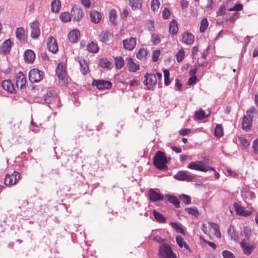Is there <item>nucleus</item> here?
I'll use <instances>...</instances> for the list:
<instances>
[{"instance_id": "1", "label": "nucleus", "mask_w": 258, "mask_h": 258, "mask_svg": "<svg viewBox=\"0 0 258 258\" xmlns=\"http://www.w3.org/2000/svg\"><path fill=\"white\" fill-rule=\"evenodd\" d=\"M158 255L160 258H176L170 246L166 243L160 245Z\"/></svg>"}, {"instance_id": "2", "label": "nucleus", "mask_w": 258, "mask_h": 258, "mask_svg": "<svg viewBox=\"0 0 258 258\" xmlns=\"http://www.w3.org/2000/svg\"><path fill=\"white\" fill-rule=\"evenodd\" d=\"M167 158L163 153L161 151L158 152L154 159V163L156 167L161 170L167 168Z\"/></svg>"}, {"instance_id": "3", "label": "nucleus", "mask_w": 258, "mask_h": 258, "mask_svg": "<svg viewBox=\"0 0 258 258\" xmlns=\"http://www.w3.org/2000/svg\"><path fill=\"white\" fill-rule=\"evenodd\" d=\"M174 178L178 180L190 182L195 179V176L187 171L181 170L175 174Z\"/></svg>"}, {"instance_id": "4", "label": "nucleus", "mask_w": 258, "mask_h": 258, "mask_svg": "<svg viewBox=\"0 0 258 258\" xmlns=\"http://www.w3.org/2000/svg\"><path fill=\"white\" fill-rule=\"evenodd\" d=\"M187 167L190 169L203 172L208 171L209 168V167L206 165L204 162L199 161L190 162Z\"/></svg>"}, {"instance_id": "5", "label": "nucleus", "mask_w": 258, "mask_h": 258, "mask_svg": "<svg viewBox=\"0 0 258 258\" xmlns=\"http://www.w3.org/2000/svg\"><path fill=\"white\" fill-rule=\"evenodd\" d=\"M20 179V174L18 172L14 171L11 174H7L5 179V183L6 185H13L15 184Z\"/></svg>"}, {"instance_id": "6", "label": "nucleus", "mask_w": 258, "mask_h": 258, "mask_svg": "<svg viewBox=\"0 0 258 258\" xmlns=\"http://www.w3.org/2000/svg\"><path fill=\"white\" fill-rule=\"evenodd\" d=\"M55 72L56 74L59 79L63 80L64 82H68V79L66 71V67L63 64L62 62H59L58 64Z\"/></svg>"}, {"instance_id": "7", "label": "nucleus", "mask_w": 258, "mask_h": 258, "mask_svg": "<svg viewBox=\"0 0 258 258\" xmlns=\"http://www.w3.org/2000/svg\"><path fill=\"white\" fill-rule=\"evenodd\" d=\"M71 18L74 21H80L83 17L82 10L77 6H74L71 11Z\"/></svg>"}, {"instance_id": "8", "label": "nucleus", "mask_w": 258, "mask_h": 258, "mask_svg": "<svg viewBox=\"0 0 258 258\" xmlns=\"http://www.w3.org/2000/svg\"><path fill=\"white\" fill-rule=\"evenodd\" d=\"M146 78L144 84L147 86L148 89H151L157 83L156 76L153 74H146L145 75Z\"/></svg>"}, {"instance_id": "9", "label": "nucleus", "mask_w": 258, "mask_h": 258, "mask_svg": "<svg viewBox=\"0 0 258 258\" xmlns=\"http://www.w3.org/2000/svg\"><path fill=\"white\" fill-rule=\"evenodd\" d=\"M234 207L236 214L241 216H248L252 213V210H246L245 208L236 203L234 204Z\"/></svg>"}, {"instance_id": "10", "label": "nucleus", "mask_w": 258, "mask_h": 258, "mask_svg": "<svg viewBox=\"0 0 258 258\" xmlns=\"http://www.w3.org/2000/svg\"><path fill=\"white\" fill-rule=\"evenodd\" d=\"M92 85L99 90L108 89L111 87V83L109 81L103 80H93Z\"/></svg>"}, {"instance_id": "11", "label": "nucleus", "mask_w": 258, "mask_h": 258, "mask_svg": "<svg viewBox=\"0 0 258 258\" xmlns=\"http://www.w3.org/2000/svg\"><path fill=\"white\" fill-rule=\"evenodd\" d=\"M149 200L152 202L157 201H162L164 199V197L160 194L156 192L155 189L151 188L149 191Z\"/></svg>"}, {"instance_id": "12", "label": "nucleus", "mask_w": 258, "mask_h": 258, "mask_svg": "<svg viewBox=\"0 0 258 258\" xmlns=\"http://www.w3.org/2000/svg\"><path fill=\"white\" fill-rule=\"evenodd\" d=\"M48 50L53 53L58 51V46L55 39L52 37L48 38L47 42Z\"/></svg>"}, {"instance_id": "13", "label": "nucleus", "mask_w": 258, "mask_h": 258, "mask_svg": "<svg viewBox=\"0 0 258 258\" xmlns=\"http://www.w3.org/2000/svg\"><path fill=\"white\" fill-rule=\"evenodd\" d=\"M123 45L124 49L132 50L136 44V39L134 37H131L129 39L123 41Z\"/></svg>"}, {"instance_id": "14", "label": "nucleus", "mask_w": 258, "mask_h": 258, "mask_svg": "<svg viewBox=\"0 0 258 258\" xmlns=\"http://www.w3.org/2000/svg\"><path fill=\"white\" fill-rule=\"evenodd\" d=\"M26 83V78L22 72H19L16 77V84L18 88L22 89Z\"/></svg>"}, {"instance_id": "15", "label": "nucleus", "mask_w": 258, "mask_h": 258, "mask_svg": "<svg viewBox=\"0 0 258 258\" xmlns=\"http://www.w3.org/2000/svg\"><path fill=\"white\" fill-rule=\"evenodd\" d=\"M240 244L243 250V253L246 255H249L251 254L254 249V246L252 245H249L246 243L245 239L243 240L240 243Z\"/></svg>"}, {"instance_id": "16", "label": "nucleus", "mask_w": 258, "mask_h": 258, "mask_svg": "<svg viewBox=\"0 0 258 258\" xmlns=\"http://www.w3.org/2000/svg\"><path fill=\"white\" fill-rule=\"evenodd\" d=\"M90 20L95 24L98 23L102 18L101 13L96 10H92L90 13Z\"/></svg>"}, {"instance_id": "17", "label": "nucleus", "mask_w": 258, "mask_h": 258, "mask_svg": "<svg viewBox=\"0 0 258 258\" xmlns=\"http://www.w3.org/2000/svg\"><path fill=\"white\" fill-rule=\"evenodd\" d=\"M252 117L244 116L242 122V128L246 131L249 130L252 125Z\"/></svg>"}, {"instance_id": "18", "label": "nucleus", "mask_w": 258, "mask_h": 258, "mask_svg": "<svg viewBox=\"0 0 258 258\" xmlns=\"http://www.w3.org/2000/svg\"><path fill=\"white\" fill-rule=\"evenodd\" d=\"M2 85L4 90L11 93H15V89L14 86L10 80H7L4 81Z\"/></svg>"}, {"instance_id": "19", "label": "nucleus", "mask_w": 258, "mask_h": 258, "mask_svg": "<svg viewBox=\"0 0 258 258\" xmlns=\"http://www.w3.org/2000/svg\"><path fill=\"white\" fill-rule=\"evenodd\" d=\"M126 62L129 71L131 72H135L139 70V66L134 62L133 59L132 58H127Z\"/></svg>"}, {"instance_id": "20", "label": "nucleus", "mask_w": 258, "mask_h": 258, "mask_svg": "<svg viewBox=\"0 0 258 258\" xmlns=\"http://www.w3.org/2000/svg\"><path fill=\"white\" fill-rule=\"evenodd\" d=\"M129 5L133 10L141 9L143 5V0H128Z\"/></svg>"}, {"instance_id": "21", "label": "nucleus", "mask_w": 258, "mask_h": 258, "mask_svg": "<svg viewBox=\"0 0 258 258\" xmlns=\"http://www.w3.org/2000/svg\"><path fill=\"white\" fill-rule=\"evenodd\" d=\"M195 40V37L192 33H183L182 40L186 44H192Z\"/></svg>"}, {"instance_id": "22", "label": "nucleus", "mask_w": 258, "mask_h": 258, "mask_svg": "<svg viewBox=\"0 0 258 258\" xmlns=\"http://www.w3.org/2000/svg\"><path fill=\"white\" fill-rule=\"evenodd\" d=\"M109 22L112 25H116L117 24V12L116 10L112 9H111L108 14Z\"/></svg>"}, {"instance_id": "23", "label": "nucleus", "mask_w": 258, "mask_h": 258, "mask_svg": "<svg viewBox=\"0 0 258 258\" xmlns=\"http://www.w3.org/2000/svg\"><path fill=\"white\" fill-rule=\"evenodd\" d=\"M12 46V42L9 39L5 41L1 47V51L4 54L9 53Z\"/></svg>"}, {"instance_id": "24", "label": "nucleus", "mask_w": 258, "mask_h": 258, "mask_svg": "<svg viewBox=\"0 0 258 258\" xmlns=\"http://www.w3.org/2000/svg\"><path fill=\"white\" fill-rule=\"evenodd\" d=\"M44 77L43 72L37 69H33V82H39L42 80Z\"/></svg>"}, {"instance_id": "25", "label": "nucleus", "mask_w": 258, "mask_h": 258, "mask_svg": "<svg viewBox=\"0 0 258 258\" xmlns=\"http://www.w3.org/2000/svg\"><path fill=\"white\" fill-rule=\"evenodd\" d=\"M79 63L80 64V70L82 74L84 75L87 74V72L89 71V68L86 60L84 59H80L79 60Z\"/></svg>"}, {"instance_id": "26", "label": "nucleus", "mask_w": 258, "mask_h": 258, "mask_svg": "<svg viewBox=\"0 0 258 258\" xmlns=\"http://www.w3.org/2000/svg\"><path fill=\"white\" fill-rule=\"evenodd\" d=\"M51 11L54 13H58L61 8L60 0H53L51 3Z\"/></svg>"}, {"instance_id": "27", "label": "nucleus", "mask_w": 258, "mask_h": 258, "mask_svg": "<svg viewBox=\"0 0 258 258\" xmlns=\"http://www.w3.org/2000/svg\"><path fill=\"white\" fill-rule=\"evenodd\" d=\"M24 58L25 62L28 63H32V50L27 49L24 53Z\"/></svg>"}, {"instance_id": "28", "label": "nucleus", "mask_w": 258, "mask_h": 258, "mask_svg": "<svg viewBox=\"0 0 258 258\" xmlns=\"http://www.w3.org/2000/svg\"><path fill=\"white\" fill-rule=\"evenodd\" d=\"M241 192L243 197L245 199L250 200H253L255 198L254 192L251 191L243 189Z\"/></svg>"}, {"instance_id": "29", "label": "nucleus", "mask_w": 258, "mask_h": 258, "mask_svg": "<svg viewBox=\"0 0 258 258\" xmlns=\"http://www.w3.org/2000/svg\"><path fill=\"white\" fill-rule=\"evenodd\" d=\"M148 52L146 49L144 48L140 49L137 53L136 56L138 59L141 60H144L146 59Z\"/></svg>"}, {"instance_id": "30", "label": "nucleus", "mask_w": 258, "mask_h": 258, "mask_svg": "<svg viewBox=\"0 0 258 258\" xmlns=\"http://www.w3.org/2000/svg\"><path fill=\"white\" fill-rule=\"evenodd\" d=\"M176 241L177 244L178 245V246L180 247H184L186 249L190 251L188 245L187 244L186 242H185L184 241L183 239L181 236H176Z\"/></svg>"}, {"instance_id": "31", "label": "nucleus", "mask_w": 258, "mask_h": 258, "mask_svg": "<svg viewBox=\"0 0 258 258\" xmlns=\"http://www.w3.org/2000/svg\"><path fill=\"white\" fill-rule=\"evenodd\" d=\"M170 225L177 232L184 234V231L180 223L172 222Z\"/></svg>"}, {"instance_id": "32", "label": "nucleus", "mask_w": 258, "mask_h": 258, "mask_svg": "<svg viewBox=\"0 0 258 258\" xmlns=\"http://www.w3.org/2000/svg\"><path fill=\"white\" fill-rule=\"evenodd\" d=\"M55 98L53 92L50 91L45 95L44 100L46 103H50L53 102Z\"/></svg>"}, {"instance_id": "33", "label": "nucleus", "mask_w": 258, "mask_h": 258, "mask_svg": "<svg viewBox=\"0 0 258 258\" xmlns=\"http://www.w3.org/2000/svg\"><path fill=\"white\" fill-rule=\"evenodd\" d=\"M208 224L214 230L215 236L218 238H220L221 233L219 230V225L217 224L212 222H209Z\"/></svg>"}, {"instance_id": "34", "label": "nucleus", "mask_w": 258, "mask_h": 258, "mask_svg": "<svg viewBox=\"0 0 258 258\" xmlns=\"http://www.w3.org/2000/svg\"><path fill=\"white\" fill-rule=\"evenodd\" d=\"M185 51L183 48L180 49L177 51L176 54V59L178 62H181L185 57Z\"/></svg>"}, {"instance_id": "35", "label": "nucleus", "mask_w": 258, "mask_h": 258, "mask_svg": "<svg viewBox=\"0 0 258 258\" xmlns=\"http://www.w3.org/2000/svg\"><path fill=\"white\" fill-rule=\"evenodd\" d=\"M153 215L155 219L160 223H165L166 221V218L159 212L155 210L153 211Z\"/></svg>"}, {"instance_id": "36", "label": "nucleus", "mask_w": 258, "mask_h": 258, "mask_svg": "<svg viewBox=\"0 0 258 258\" xmlns=\"http://www.w3.org/2000/svg\"><path fill=\"white\" fill-rule=\"evenodd\" d=\"M115 65L117 69H121L124 64V60L121 56H118L114 58Z\"/></svg>"}, {"instance_id": "37", "label": "nucleus", "mask_w": 258, "mask_h": 258, "mask_svg": "<svg viewBox=\"0 0 258 258\" xmlns=\"http://www.w3.org/2000/svg\"><path fill=\"white\" fill-rule=\"evenodd\" d=\"M166 197L167 198L168 201L174 205L176 208L179 207V202L177 199L173 196L167 195Z\"/></svg>"}, {"instance_id": "38", "label": "nucleus", "mask_w": 258, "mask_h": 258, "mask_svg": "<svg viewBox=\"0 0 258 258\" xmlns=\"http://www.w3.org/2000/svg\"><path fill=\"white\" fill-rule=\"evenodd\" d=\"M185 211L189 215L192 216L198 217L199 215V212L198 209L195 207L186 208Z\"/></svg>"}, {"instance_id": "39", "label": "nucleus", "mask_w": 258, "mask_h": 258, "mask_svg": "<svg viewBox=\"0 0 258 258\" xmlns=\"http://www.w3.org/2000/svg\"><path fill=\"white\" fill-rule=\"evenodd\" d=\"M60 19L63 23L70 21L71 20V14L67 12L62 13L60 15Z\"/></svg>"}, {"instance_id": "40", "label": "nucleus", "mask_w": 258, "mask_h": 258, "mask_svg": "<svg viewBox=\"0 0 258 258\" xmlns=\"http://www.w3.org/2000/svg\"><path fill=\"white\" fill-rule=\"evenodd\" d=\"M169 32H178L177 23L175 20H172L169 25Z\"/></svg>"}, {"instance_id": "41", "label": "nucleus", "mask_w": 258, "mask_h": 258, "mask_svg": "<svg viewBox=\"0 0 258 258\" xmlns=\"http://www.w3.org/2000/svg\"><path fill=\"white\" fill-rule=\"evenodd\" d=\"M111 33H100L99 35V40L103 42H106L112 37Z\"/></svg>"}, {"instance_id": "42", "label": "nucleus", "mask_w": 258, "mask_h": 258, "mask_svg": "<svg viewBox=\"0 0 258 258\" xmlns=\"http://www.w3.org/2000/svg\"><path fill=\"white\" fill-rule=\"evenodd\" d=\"M160 4L159 0H152L151 8L152 11L156 12L158 11Z\"/></svg>"}, {"instance_id": "43", "label": "nucleus", "mask_w": 258, "mask_h": 258, "mask_svg": "<svg viewBox=\"0 0 258 258\" xmlns=\"http://www.w3.org/2000/svg\"><path fill=\"white\" fill-rule=\"evenodd\" d=\"M228 234L231 237V239L236 240L237 238V235L236 233L234 227L230 226L228 229Z\"/></svg>"}, {"instance_id": "44", "label": "nucleus", "mask_w": 258, "mask_h": 258, "mask_svg": "<svg viewBox=\"0 0 258 258\" xmlns=\"http://www.w3.org/2000/svg\"><path fill=\"white\" fill-rule=\"evenodd\" d=\"M68 37L70 42L75 43L80 37V33H69Z\"/></svg>"}, {"instance_id": "45", "label": "nucleus", "mask_w": 258, "mask_h": 258, "mask_svg": "<svg viewBox=\"0 0 258 258\" xmlns=\"http://www.w3.org/2000/svg\"><path fill=\"white\" fill-rule=\"evenodd\" d=\"M88 50L92 53H96L98 50L97 44L93 42H91L87 47Z\"/></svg>"}, {"instance_id": "46", "label": "nucleus", "mask_w": 258, "mask_h": 258, "mask_svg": "<svg viewBox=\"0 0 258 258\" xmlns=\"http://www.w3.org/2000/svg\"><path fill=\"white\" fill-rule=\"evenodd\" d=\"M215 136L217 138H220L223 135V128L221 125L217 124L215 128Z\"/></svg>"}, {"instance_id": "47", "label": "nucleus", "mask_w": 258, "mask_h": 258, "mask_svg": "<svg viewBox=\"0 0 258 258\" xmlns=\"http://www.w3.org/2000/svg\"><path fill=\"white\" fill-rule=\"evenodd\" d=\"M99 64L102 68H109L110 67L111 63L107 59L102 58L100 60Z\"/></svg>"}, {"instance_id": "48", "label": "nucleus", "mask_w": 258, "mask_h": 258, "mask_svg": "<svg viewBox=\"0 0 258 258\" xmlns=\"http://www.w3.org/2000/svg\"><path fill=\"white\" fill-rule=\"evenodd\" d=\"M179 199L185 205H188L191 203L190 197L187 195L182 194L180 196Z\"/></svg>"}, {"instance_id": "49", "label": "nucleus", "mask_w": 258, "mask_h": 258, "mask_svg": "<svg viewBox=\"0 0 258 258\" xmlns=\"http://www.w3.org/2000/svg\"><path fill=\"white\" fill-rule=\"evenodd\" d=\"M208 26V22L207 20V19L205 18H204L201 22V26H200V32H204V31L206 30Z\"/></svg>"}, {"instance_id": "50", "label": "nucleus", "mask_w": 258, "mask_h": 258, "mask_svg": "<svg viewBox=\"0 0 258 258\" xmlns=\"http://www.w3.org/2000/svg\"><path fill=\"white\" fill-rule=\"evenodd\" d=\"M195 115L198 119H202L206 117L205 112L202 109L196 111Z\"/></svg>"}, {"instance_id": "51", "label": "nucleus", "mask_w": 258, "mask_h": 258, "mask_svg": "<svg viewBox=\"0 0 258 258\" xmlns=\"http://www.w3.org/2000/svg\"><path fill=\"white\" fill-rule=\"evenodd\" d=\"M152 41L155 44H158L161 40L159 35L157 33H153L151 37Z\"/></svg>"}, {"instance_id": "52", "label": "nucleus", "mask_w": 258, "mask_h": 258, "mask_svg": "<svg viewBox=\"0 0 258 258\" xmlns=\"http://www.w3.org/2000/svg\"><path fill=\"white\" fill-rule=\"evenodd\" d=\"M257 111L256 110V109L254 107L252 106L248 110L246 111V115L248 117H253V114H254L256 113Z\"/></svg>"}, {"instance_id": "53", "label": "nucleus", "mask_w": 258, "mask_h": 258, "mask_svg": "<svg viewBox=\"0 0 258 258\" xmlns=\"http://www.w3.org/2000/svg\"><path fill=\"white\" fill-rule=\"evenodd\" d=\"M222 255L223 258H234V254L228 250H224L222 252Z\"/></svg>"}, {"instance_id": "54", "label": "nucleus", "mask_w": 258, "mask_h": 258, "mask_svg": "<svg viewBox=\"0 0 258 258\" xmlns=\"http://www.w3.org/2000/svg\"><path fill=\"white\" fill-rule=\"evenodd\" d=\"M160 55V51L159 50H156L153 51L152 60L154 62H156L158 60L159 57Z\"/></svg>"}, {"instance_id": "55", "label": "nucleus", "mask_w": 258, "mask_h": 258, "mask_svg": "<svg viewBox=\"0 0 258 258\" xmlns=\"http://www.w3.org/2000/svg\"><path fill=\"white\" fill-rule=\"evenodd\" d=\"M242 233H243L245 236L246 239H248L251 235V230L248 227H244Z\"/></svg>"}, {"instance_id": "56", "label": "nucleus", "mask_w": 258, "mask_h": 258, "mask_svg": "<svg viewBox=\"0 0 258 258\" xmlns=\"http://www.w3.org/2000/svg\"><path fill=\"white\" fill-rule=\"evenodd\" d=\"M242 9V5L241 4H235L233 7L228 9L229 11H240Z\"/></svg>"}, {"instance_id": "57", "label": "nucleus", "mask_w": 258, "mask_h": 258, "mask_svg": "<svg viewBox=\"0 0 258 258\" xmlns=\"http://www.w3.org/2000/svg\"><path fill=\"white\" fill-rule=\"evenodd\" d=\"M170 16V12L168 8H165L163 11L162 16L164 19H167L169 18Z\"/></svg>"}, {"instance_id": "58", "label": "nucleus", "mask_w": 258, "mask_h": 258, "mask_svg": "<svg viewBox=\"0 0 258 258\" xmlns=\"http://www.w3.org/2000/svg\"><path fill=\"white\" fill-rule=\"evenodd\" d=\"M228 175L232 177H236L238 176V173L235 171H233L230 169H227Z\"/></svg>"}, {"instance_id": "59", "label": "nucleus", "mask_w": 258, "mask_h": 258, "mask_svg": "<svg viewBox=\"0 0 258 258\" xmlns=\"http://www.w3.org/2000/svg\"><path fill=\"white\" fill-rule=\"evenodd\" d=\"M33 32H40V30L39 28V23L38 21H35L33 22Z\"/></svg>"}, {"instance_id": "60", "label": "nucleus", "mask_w": 258, "mask_h": 258, "mask_svg": "<svg viewBox=\"0 0 258 258\" xmlns=\"http://www.w3.org/2000/svg\"><path fill=\"white\" fill-rule=\"evenodd\" d=\"M81 4L86 8H89L91 5L90 0H81Z\"/></svg>"}, {"instance_id": "61", "label": "nucleus", "mask_w": 258, "mask_h": 258, "mask_svg": "<svg viewBox=\"0 0 258 258\" xmlns=\"http://www.w3.org/2000/svg\"><path fill=\"white\" fill-rule=\"evenodd\" d=\"M239 140L241 144L244 147H247L249 145L248 141L245 139H244L243 138H239Z\"/></svg>"}, {"instance_id": "62", "label": "nucleus", "mask_w": 258, "mask_h": 258, "mask_svg": "<svg viewBox=\"0 0 258 258\" xmlns=\"http://www.w3.org/2000/svg\"><path fill=\"white\" fill-rule=\"evenodd\" d=\"M253 149L255 154H258V138L253 142Z\"/></svg>"}, {"instance_id": "63", "label": "nucleus", "mask_w": 258, "mask_h": 258, "mask_svg": "<svg viewBox=\"0 0 258 258\" xmlns=\"http://www.w3.org/2000/svg\"><path fill=\"white\" fill-rule=\"evenodd\" d=\"M225 12V7L224 6H221L217 12V15L222 16Z\"/></svg>"}, {"instance_id": "64", "label": "nucleus", "mask_w": 258, "mask_h": 258, "mask_svg": "<svg viewBox=\"0 0 258 258\" xmlns=\"http://www.w3.org/2000/svg\"><path fill=\"white\" fill-rule=\"evenodd\" d=\"M197 77L196 76H194L189 78L188 81V84L189 85H191L196 83Z\"/></svg>"}]
</instances>
